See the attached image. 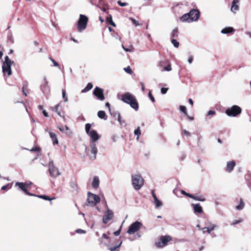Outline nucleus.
<instances>
[{"label":"nucleus","instance_id":"49530a36","mask_svg":"<svg viewBox=\"0 0 251 251\" xmlns=\"http://www.w3.org/2000/svg\"><path fill=\"white\" fill-rule=\"evenodd\" d=\"M242 219H239V220H234L231 223V225H236V224H238L239 223H240L241 222H242Z\"/></svg>","mask_w":251,"mask_h":251},{"label":"nucleus","instance_id":"774afa93","mask_svg":"<svg viewBox=\"0 0 251 251\" xmlns=\"http://www.w3.org/2000/svg\"><path fill=\"white\" fill-rule=\"evenodd\" d=\"M188 102L191 105H193V100L191 99H189L188 100Z\"/></svg>","mask_w":251,"mask_h":251},{"label":"nucleus","instance_id":"c9c22d12","mask_svg":"<svg viewBox=\"0 0 251 251\" xmlns=\"http://www.w3.org/2000/svg\"><path fill=\"white\" fill-rule=\"evenodd\" d=\"M34 196H36V195H34ZM37 197H38V198H41L42 199H44L45 200H48V201H51V200L54 199V198L50 199L49 196H46V195H38V196H37Z\"/></svg>","mask_w":251,"mask_h":251},{"label":"nucleus","instance_id":"412c9836","mask_svg":"<svg viewBox=\"0 0 251 251\" xmlns=\"http://www.w3.org/2000/svg\"><path fill=\"white\" fill-rule=\"evenodd\" d=\"M208 226V227L202 228V229H206V232L208 234H210L212 231L214 230L217 227V226L211 223H209Z\"/></svg>","mask_w":251,"mask_h":251},{"label":"nucleus","instance_id":"f704fd0d","mask_svg":"<svg viewBox=\"0 0 251 251\" xmlns=\"http://www.w3.org/2000/svg\"><path fill=\"white\" fill-rule=\"evenodd\" d=\"M106 21L113 26H116V24L112 21L111 15H110L109 17H108L106 18Z\"/></svg>","mask_w":251,"mask_h":251},{"label":"nucleus","instance_id":"58836bf2","mask_svg":"<svg viewBox=\"0 0 251 251\" xmlns=\"http://www.w3.org/2000/svg\"><path fill=\"white\" fill-rule=\"evenodd\" d=\"M171 42L172 44L175 48H177L179 47V43L175 39H172Z\"/></svg>","mask_w":251,"mask_h":251},{"label":"nucleus","instance_id":"cd10ccee","mask_svg":"<svg viewBox=\"0 0 251 251\" xmlns=\"http://www.w3.org/2000/svg\"><path fill=\"white\" fill-rule=\"evenodd\" d=\"M93 88V84L91 83H88L86 86L81 90V92L83 93H86L90 91Z\"/></svg>","mask_w":251,"mask_h":251},{"label":"nucleus","instance_id":"e433bc0d","mask_svg":"<svg viewBox=\"0 0 251 251\" xmlns=\"http://www.w3.org/2000/svg\"><path fill=\"white\" fill-rule=\"evenodd\" d=\"M134 133L135 135H137L136 139L137 140H138L139 138V135L141 134V130L140 127H138V128L134 130Z\"/></svg>","mask_w":251,"mask_h":251},{"label":"nucleus","instance_id":"de8ad7c7","mask_svg":"<svg viewBox=\"0 0 251 251\" xmlns=\"http://www.w3.org/2000/svg\"><path fill=\"white\" fill-rule=\"evenodd\" d=\"M75 232L79 234H85L86 232L85 230L81 229H77L75 230Z\"/></svg>","mask_w":251,"mask_h":251},{"label":"nucleus","instance_id":"a18cd8bd","mask_svg":"<svg viewBox=\"0 0 251 251\" xmlns=\"http://www.w3.org/2000/svg\"><path fill=\"white\" fill-rule=\"evenodd\" d=\"M181 193L183 195H185L189 198H191V197H192V195L189 194V193H186L184 190H181Z\"/></svg>","mask_w":251,"mask_h":251},{"label":"nucleus","instance_id":"a878e982","mask_svg":"<svg viewBox=\"0 0 251 251\" xmlns=\"http://www.w3.org/2000/svg\"><path fill=\"white\" fill-rule=\"evenodd\" d=\"M234 31V29L232 27H226L223 28L221 30V33L223 34H227L229 33L233 32Z\"/></svg>","mask_w":251,"mask_h":251},{"label":"nucleus","instance_id":"6e6d98bb","mask_svg":"<svg viewBox=\"0 0 251 251\" xmlns=\"http://www.w3.org/2000/svg\"><path fill=\"white\" fill-rule=\"evenodd\" d=\"M130 19L131 20V21H132V23L134 25H135L136 26L139 25V23H138V21L135 20L134 19H133L132 18H130Z\"/></svg>","mask_w":251,"mask_h":251},{"label":"nucleus","instance_id":"c85d7f7f","mask_svg":"<svg viewBox=\"0 0 251 251\" xmlns=\"http://www.w3.org/2000/svg\"><path fill=\"white\" fill-rule=\"evenodd\" d=\"M98 116L100 119H104V120L106 119V114L104 111H102V110L99 111L98 112Z\"/></svg>","mask_w":251,"mask_h":251},{"label":"nucleus","instance_id":"9b49d317","mask_svg":"<svg viewBox=\"0 0 251 251\" xmlns=\"http://www.w3.org/2000/svg\"><path fill=\"white\" fill-rule=\"evenodd\" d=\"M171 240L169 236H162L159 241L155 242V246L158 248H162L165 246L167 243Z\"/></svg>","mask_w":251,"mask_h":251},{"label":"nucleus","instance_id":"f3484780","mask_svg":"<svg viewBox=\"0 0 251 251\" xmlns=\"http://www.w3.org/2000/svg\"><path fill=\"white\" fill-rule=\"evenodd\" d=\"M151 195L153 199V202L155 204V207L157 208H160L162 206V202L158 200L154 193V190L151 191Z\"/></svg>","mask_w":251,"mask_h":251},{"label":"nucleus","instance_id":"864d4df0","mask_svg":"<svg viewBox=\"0 0 251 251\" xmlns=\"http://www.w3.org/2000/svg\"><path fill=\"white\" fill-rule=\"evenodd\" d=\"M163 70L166 71H170L172 70L171 66L170 64L168 65L167 67H165L163 68Z\"/></svg>","mask_w":251,"mask_h":251},{"label":"nucleus","instance_id":"f257e3e1","mask_svg":"<svg viewBox=\"0 0 251 251\" xmlns=\"http://www.w3.org/2000/svg\"><path fill=\"white\" fill-rule=\"evenodd\" d=\"M121 100L124 102L129 104L135 110H138L139 108L138 103L135 97L131 93L127 92L122 95Z\"/></svg>","mask_w":251,"mask_h":251},{"label":"nucleus","instance_id":"4d7b16f0","mask_svg":"<svg viewBox=\"0 0 251 251\" xmlns=\"http://www.w3.org/2000/svg\"><path fill=\"white\" fill-rule=\"evenodd\" d=\"M168 91V88H162L161 89V92L162 94H165L167 93Z\"/></svg>","mask_w":251,"mask_h":251},{"label":"nucleus","instance_id":"72a5a7b5","mask_svg":"<svg viewBox=\"0 0 251 251\" xmlns=\"http://www.w3.org/2000/svg\"><path fill=\"white\" fill-rule=\"evenodd\" d=\"M27 86H28L27 82H25L24 83V84H23V87L22 88V92H23V94L25 96H27V94H26V93L25 92V90L27 88Z\"/></svg>","mask_w":251,"mask_h":251},{"label":"nucleus","instance_id":"b1692460","mask_svg":"<svg viewBox=\"0 0 251 251\" xmlns=\"http://www.w3.org/2000/svg\"><path fill=\"white\" fill-rule=\"evenodd\" d=\"M238 2L232 1V5L231 7V11L234 13H235L236 11L239 10Z\"/></svg>","mask_w":251,"mask_h":251},{"label":"nucleus","instance_id":"6e6552de","mask_svg":"<svg viewBox=\"0 0 251 251\" xmlns=\"http://www.w3.org/2000/svg\"><path fill=\"white\" fill-rule=\"evenodd\" d=\"M142 224L138 221H136L133 223L128 227L127 233L129 234H132L140 230Z\"/></svg>","mask_w":251,"mask_h":251},{"label":"nucleus","instance_id":"5fc2aeb1","mask_svg":"<svg viewBox=\"0 0 251 251\" xmlns=\"http://www.w3.org/2000/svg\"><path fill=\"white\" fill-rule=\"evenodd\" d=\"M149 97L150 98L151 100L153 102H154L155 101V99H154V97H153V96L152 95L151 91H150L149 93Z\"/></svg>","mask_w":251,"mask_h":251},{"label":"nucleus","instance_id":"69168bd1","mask_svg":"<svg viewBox=\"0 0 251 251\" xmlns=\"http://www.w3.org/2000/svg\"><path fill=\"white\" fill-rule=\"evenodd\" d=\"M71 186L73 188H75L76 187V184L75 182H72L71 183Z\"/></svg>","mask_w":251,"mask_h":251},{"label":"nucleus","instance_id":"aec40b11","mask_svg":"<svg viewBox=\"0 0 251 251\" xmlns=\"http://www.w3.org/2000/svg\"><path fill=\"white\" fill-rule=\"evenodd\" d=\"M100 179L98 176H95L93 178L92 186L93 188L97 189L99 187Z\"/></svg>","mask_w":251,"mask_h":251},{"label":"nucleus","instance_id":"052dcab7","mask_svg":"<svg viewBox=\"0 0 251 251\" xmlns=\"http://www.w3.org/2000/svg\"><path fill=\"white\" fill-rule=\"evenodd\" d=\"M193 60V57L192 56H191L189 57L188 59V62L189 64H191Z\"/></svg>","mask_w":251,"mask_h":251},{"label":"nucleus","instance_id":"7c9ffc66","mask_svg":"<svg viewBox=\"0 0 251 251\" xmlns=\"http://www.w3.org/2000/svg\"><path fill=\"white\" fill-rule=\"evenodd\" d=\"M103 238L105 239H109V237L105 233H103L102 235V237L100 239L102 244H103L105 246L108 247V245L107 244H106V243L104 242L102 240Z\"/></svg>","mask_w":251,"mask_h":251},{"label":"nucleus","instance_id":"37998d69","mask_svg":"<svg viewBox=\"0 0 251 251\" xmlns=\"http://www.w3.org/2000/svg\"><path fill=\"white\" fill-rule=\"evenodd\" d=\"M124 70L126 73H127L128 74H131L132 73V71L129 66L125 68Z\"/></svg>","mask_w":251,"mask_h":251},{"label":"nucleus","instance_id":"13d9d810","mask_svg":"<svg viewBox=\"0 0 251 251\" xmlns=\"http://www.w3.org/2000/svg\"><path fill=\"white\" fill-rule=\"evenodd\" d=\"M215 114V112L214 111L209 110L208 111V112L207 113V116L213 115H214Z\"/></svg>","mask_w":251,"mask_h":251},{"label":"nucleus","instance_id":"7ed1b4c3","mask_svg":"<svg viewBox=\"0 0 251 251\" xmlns=\"http://www.w3.org/2000/svg\"><path fill=\"white\" fill-rule=\"evenodd\" d=\"M132 184L134 188L138 190L141 189L144 184V179L139 174H135L132 176Z\"/></svg>","mask_w":251,"mask_h":251},{"label":"nucleus","instance_id":"473e14b6","mask_svg":"<svg viewBox=\"0 0 251 251\" xmlns=\"http://www.w3.org/2000/svg\"><path fill=\"white\" fill-rule=\"evenodd\" d=\"M244 205H245V204H244V201H243L242 200H241L240 201V203L239 204V205H238L236 207V209H237L238 210H241L244 208Z\"/></svg>","mask_w":251,"mask_h":251},{"label":"nucleus","instance_id":"0e129e2a","mask_svg":"<svg viewBox=\"0 0 251 251\" xmlns=\"http://www.w3.org/2000/svg\"><path fill=\"white\" fill-rule=\"evenodd\" d=\"M140 84L141 86V89H142V91L144 92L145 91L144 84L143 82H140Z\"/></svg>","mask_w":251,"mask_h":251},{"label":"nucleus","instance_id":"603ef678","mask_svg":"<svg viewBox=\"0 0 251 251\" xmlns=\"http://www.w3.org/2000/svg\"><path fill=\"white\" fill-rule=\"evenodd\" d=\"M59 107H60V105L59 104L56 105L53 108H52V110L54 111L55 112H56V113L58 111H59Z\"/></svg>","mask_w":251,"mask_h":251},{"label":"nucleus","instance_id":"dca6fc26","mask_svg":"<svg viewBox=\"0 0 251 251\" xmlns=\"http://www.w3.org/2000/svg\"><path fill=\"white\" fill-rule=\"evenodd\" d=\"M191 206L195 214H201L203 213L202 208L200 203H192Z\"/></svg>","mask_w":251,"mask_h":251},{"label":"nucleus","instance_id":"79ce46f5","mask_svg":"<svg viewBox=\"0 0 251 251\" xmlns=\"http://www.w3.org/2000/svg\"><path fill=\"white\" fill-rule=\"evenodd\" d=\"M179 109L184 114H185L186 115H187V110H186V108L185 107V106L181 105L179 106Z\"/></svg>","mask_w":251,"mask_h":251},{"label":"nucleus","instance_id":"ea45409f","mask_svg":"<svg viewBox=\"0 0 251 251\" xmlns=\"http://www.w3.org/2000/svg\"><path fill=\"white\" fill-rule=\"evenodd\" d=\"M49 59H50V60L53 63V66L54 67H58V68L60 69V66H59V64L56 61H55L53 58H52L51 57H50Z\"/></svg>","mask_w":251,"mask_h":251},{"label":"nucleus","instance_id":"8fccbe9b","mask_svg":"<svg viewBox=\"0 0 251 251\" xmlns=\"http://www.w3.org/2000/svg\"><path fill=\"white\" fill-rule=\"evenodd\" d=\"M125 50L126 52H133V47L132 46H130L128 48H126V49H125Z\"/></svg>","mask_w":251,"mask_h":251},{"label":"nucleus","instance_id":"393cba45","mask_svg":"<svg viewBox=\"0 0 251 251\" xmlns=\"http://www.w3.org/2000/svg\"><path fill=\"white\" fill-rule=\"evenodd\" d=\"M110 113L111 116H112L114 118H117L120 125H122L121 115L119 112H113V113Z\"/></svg>","mask_w":251,"mask_h":251},{"label":"nucleus","instance_id":"c756f323","mask_svg":"<svg viewBox=\"0 0 251 251\" xmlns=\"http://www.w3.org/2000/svg\"><path fill=\"white\" fill-rule=\"evenodd\" d=\"M178 28H174L172 32L171 33V38L174 39V38L177 37L178 36Z\"/></svg>","mask_w":251,"mask_h":251},{"label":"nucleus","instance_id":"bb28decb","mask_svg":"<svg viewBox=\"0 0 251 251\" xmlns=\"http://www.w3.org/2000/svg\"><path fill=\"white\" fill-rule=\"evenodd\" d=\"M191 199L200 201H205V198L202 196H194L192 195Z\"/></svg>","mask_w":251,"mask_h":251},{"label":"nucleus","instance_id":"e2e57ef3","mask_svg":"<svg viewBox=\"0 0 251 251\" xmlns=\"http://www.w3.org/2000/svg\"><path fill=\"white\" fill-rule=\"evenodd\" d=\"M10 185L9 184H7L4 186H3L2 187H1V190H5Z\"/></svg>","mask_w":251,"mask_h":251},{"label":"nucleus","instance_id":"c03bdc74","mask_svg":"<svg viewBox=\"0 0 251 251\" xmlns=\"http://www.w3.org/2000/svg\"><path fill=\"white\" fill-rule=\"evenodd\" d=\"M62 98L64 100L65 102H67L68 101V98L67 97H66V92H65V90L63 89L62 90Z\"/></svg>","mask_w":251,"mask_h":251},{"label":"nucleus","instance_id":"680f3d73","mask_svg":"<svg viewBox=\"0 0 251 251\" xmlns=\"http://www.w3.org/2000/svg\"><path fill=\"white\" fill-rule=\"evenodd\" d=\"M42 113L45 117H49L48 113L47 112V111L45 110H43Z\"/></svg>","mask_w":251,"mask_h":251},{"label":"nucleus","instance_id":"2f4dec72","mask_svg":"<svg viewBox=\"0 0 251 251\" xmlns=\"http://www.w3.org/2000/svg\"><path fill=\"white\" fill-rule=\"evenodd\" d=\"M122 244V242H121L118 245L116 246L113 248H111V247H110L108 246V249L110 250V251H118L119 249L121 247Z\"/></svg>","mask_w":251,"mask_h":251},{"label":"nucleus","instance_id":"2eb2a0df","mask_svg":"<svg viewBox=\"0 0 251 251\" xmlns=\"http://www.w3.org/2000/svg\"><path fill=\"white\" fill-rule=\"evenodd\" d=\"M88 135L90 137V142H94V143H95L100 138V136L99 135L97 131L95 130H91Z\"/></svg>","mask_w":251,"mask_h":251},{"label":"nucleus","instance_id":"bf43d9fd","mask_svg":"<svg viewBox=\"0 0 251 251\" xmlns=\"http://www.w3.org/2000/svg\"><path fill=\"white\" fill-rule=\"evenodd\" d=\"M120 232H121V229H119V230H118L114 232V235L115 236H118L120 234Z\"/></svg>","mask_w":251,"mask_h":251},{"label":"nucleus","instance_id":"6ab92c4d","mask_svg":"<svg viewBox=\"0 0 251 251\" xmlns=\"http://www.w3.org/2000/svg\"><path fill=\"white\" fill-rule=\"evenodd\" d=\"M191 20L192 19L190 18V15L188 14V13H186V14L183 15L180 18V21L183 23H192Z\"/></svg>","mask_w":251,"mask_h":251},{"label":"nucleus","instance_id":"0eeeda50","mask_svg":"<svg viewBox=\"0 0 251 251\" xmlns=\"http://www.w3.org/2000/svg\"><path fill=\"white\" fill-rule=\"evenodd\" d=\"M49 173L51 177H56L61 175L58 169L54 166L52 160L49 162Z\"/></svg>","mask_w":251,"mask_h":251},{"label":"nucleus","instance_id":"9d476101","mask_svg":"<svg viewBox=\"0 0 251 251\" xmlns=\"http://www.w3.org/2000/svg\"><path fill=\"white\" fill-rule=\"evenodd\" d=\"M114 217V213L112 210L107 208L106 210L104 213V215L102 218V222L106 224L109 221L112 220Z\"/></svg>","mask_w":251,"mask_h":251},{"label":"nucleus","instance_id":"423d86ee","mask_svg":"<svg viewBox=\"0 0 251 251\" xmlns=\"http://www.w3.org/2000/svg\"><path fill=\"white\" fill-rule=\"evenodd\" d=\"M88 18L84 15L80 14L79 18L77 22V29L79 32H81L86 29Z\"/></svg>","mask_w":251,"mask_h":251},{"label":"nucleus","instance_id":"3c124183","mask_svg":"<svg viewBox=\"0 0 251 251\" xmlns=\"http://www.w3.org/2000/svg\"><path fill=\"white\" fill-rule=\"evenodd\" d=\"M30 151H34V152H39L40 151V149L38 147H36L35 148H32L31 150H29Z\"/></svg>","mask_w":251,"mask_h":251},{"label":"nucleus","instance_id":"4be33fe9","mask_svg":"<svg viewBox=\"0 0 251 251\" xmlns=\"http://www.w3.org/2000/svg\"><path fill=\"white\" fill-rule=\"evenodd\" d=\"M235 166V161H231L227 162L226 164V171L228 172H231L233 170Z\"/></svg>","mask_w":251,"mask_h":251},{"label":"nucleus","instance_id":"f8f14e48","mask_svg":"<svg viewBox=\"0 0 251 251\" xmlns=\"http://www.w3.org/2000/svg\"><path fill=\"white\" fill-rule=\"evenodd\" d=\"M93 94L100 100H104L103 90L98 87H96L95 88Z\"/></svg>","mask_w":251,"mask_h":251},{"label":"nucleus","instance_id":"a19ab883","mask_svg":"<svg viewBox=\"0 0 251 251\" xmlns=\"http://www.w3.org/2000/svg\"><path fill=\"white\" fill-rule=\"evenodd\" d=\"M181 134L182 136L186 135L187 136H191V133L185 129L181 130Z\"/></svg>","mask_w":251,"mask_h":251},{"label":"nucleus","instance_id":"1a4fd4ad","mask_svg":"<svg viewBox=\"0 0 251 251\" xmlns=\"http://www.w3.org/2000/svg\"><path fill=\"white\" fill-rule=\"evenodd\" d=\"M90 154H88L89 157L91 160H94L96 158L98 149L96 144L94 142H90Z\"/></svg>","mask_w":251,"mask_h":251},{"label":"nucleus","instance_id":"09e8293b","mask_svg":"<svg viewBox=\"0 0 251 251\" xmlns=\"http://www.w3.org/2000/svg\"><path fill=\"white\" fill-rule=\"evenodd\" d=\"M118 4L122 7L127 6L128 5V3L126 2H122L121 0H118L117 2Z\"/></svg>","mask_w":251,"mask_h":251},{"label":"nucleus","instance_id":"f03ea898","mask_svg":"<svg viewBox=\"0 0 251 251\" xmlns=\"http://www.w3.org/2000/svg\"><path fill=\"white\" fill-rule=\"evenodd\" d=\"M14 62L11 61L8 56L4 58V61L2 63V70L4 75H7L10 76L12 74L11 65L14 64Z\"/></svg>","mask_w":251,"mask_h":251},{"label":"nucleus","instance_id":"ddd939ff","mask_svg":"<svg viewBox=\"0 0 251 251\" xmlns=\"http://www.w3.org/2000/svg\"><path fill=\"white\" fill-rule=\"evenodd\" d=\"M190 18L192 19V22L197 21L200 17V12L198 10L192 9L188 13Z\"/></svg>","mask_w":251,"mask_h":251},{"label":"nucleus","instance_id":"4c0bfd02","mask_svg":"<svg viewBox=\"0 0 251 251\" xmlns=\"http://www.w3.org/2000/svg\"><path fill=\"white\" fill-rule=\"evenodd\" d=\"M91 127V125L90 124H86L85 125V131L88 135L90 132V129Z\"/></svg>","mask_w":251,"mask_h":251},{"label":"nucleus","instance_id":"20e7f679","mask_svg":"<svg viewBox=\"0 0 251 251\" xmlns=\"http://www.w3.org/2000/svg\"><path fill=\"white\" fill-rule=\"evenodd\" d=\"M100 201V198L99 196L88 192L86 205L92 207L96 206Z\"/></svg>","mask_w":251,"mask_h":251},{"label":"nucleus","instance_id":"39448f33","mask_svg":"<svg viewBox=\"0 0 251 251\" xmlns=\"http://www.w3.org/2000/svg\"><path fill=\"white\" fill-rule=\"evenodd\" d=\"M242 109L238 105H234L227 108L225 111L226 114L229 117H236L241 114Z\"/></svg>","mask_w":251,"mask_h":251},{"label":"nucleus","instance_id":"5701e85b","mask_svg":"<svg viewBox=\"0 0 251 251\" xmlns=\"http://www.w3.org/2000/svg\"><path fill=\"white\" fill-rule=\"evenodd\" d=\"M50 137L51 139L53 145H57L58 144V141L56 136V135L52 132H49Z\"/></svg>","mask_w":251,"mask_h":251},{"label":"nucleus","instance_id":"338daca9","mask_svg":"<svg viewBox=\"0 0 251 251\" xmlns=\"http://www.w3.org/2000/svg\"><path fill=\"white\" fill-rule=\"evenodd\" d=\"M105 106L106 107H108V109H109V112L111 113V110H110V104L109 102H106L105 103Z\"/></svg>","mask_w":251,"mask_h":251},{"label":"nucleus","instance_id":"a211bd4d","mask_svg":"<svg viewBox=\"0 0 251 251\" xmlns=\"http://www.w3.org/2000/svg\"><path fill=\"white\" fill-rule=\"evenodd\" d=\"M41 90L43 93H46L49 91L48 81L46 77H44V84L41 86Z\"/></svg>","mask_w":251,"mask_h":251},{"label":"nucleus","instance_id":"4468645a","mask_svg":"<svg viewBox=\"0 0 251 251\" xmlns=\"http://www.w3.org/2000/svg\"><path fill=\"white\" fill-rule=\"evenodd\" d=\"M15 186H18L20 189L23 191L26 195L29 196H33V195L30 193L26 189V188L28 187L27 183L17 182L15 183Z\"/></svg>","mask_w":251,"mask_h":251}]
</instances>
